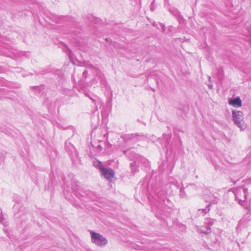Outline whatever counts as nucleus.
I'll list each match as a JSON object with an SVG mask.
<instances>
[{
	"instance_id": "f257e3e1",
	"label": "nucleus",
	"mask_w": 251,
	"mask_h": 251,
	"mask_svg": "<svg viewBox=\"0 0 251 251\" xmlns=\"http://www.w3.org/2000/svg\"><path fill=\"white\" fill-rule=\"evenodd\" d=\"M92 241L95 244L99 246H103L105 245L107 241L106 239L100 234L95 232H91Z\"/></svg>"
},
{
	"instance_id": "f03ea898",
	"label": "nucleus",
	"mask_w": 251,
	"mask_h": 251,
	"mask_svg": "<svg viewBox=\"0 0 251 251\" xmlns=\"http://www.w3.org/2000/svg\"><path fill=\"white\" fill-rule=\"evenodd\" d=\"M234 121L236 124L241 128L244 126L243 114L241 111H238L233 113Z\"/></svg>"
},
{
	"instance_id": "7ed1b4c3",
	"label": "nucleus",
	"mask_w": 251,
	"mask_h": 251,
	"mask_svg": "<svg viewBox=\"0 0 251 251\" xmlns=\"http://www.w3.org/2000/svg\"><path fill=\"white\" fill-rule=\"evenodd\" d=\"M102 174L107 179H111L114 176V171L111 168H106L103 170Z\"/></svg>"
},
{
	"instance_id": "20e7f679",
	"label": "nucleus",
	"mask_w": 251,
	"mask_h": 251,
	"mask_svg": "<svg viewBox=\"0 0 251 251\" xmlns=\"http://www.w3.org/2000/svg\"><path fill=\"white\" fill-rule=\"evenodd\" d=\"M229 104L235 107H240L242 106V101L240 99L237 97L234 99L230 100Z\"/></svg>"
},
{
	"instance_id": "39448f33",
	"label": "nucleus",
	"mask_w": 251,
	"mask_h": 251,
	"mask_svg": "<svg viewBox=\"0 0 251 251\" xmlns=\"http://www.w3.org/2000/svg\"><path fill=\"white\" fill-rule=\"evenodd\" d=\"M98 167H99V169L100 170L101 173L103 171V170H105L106 169V168H104L103 165L100 162L99 163Z\"/></svg>"
}]
</instances>
